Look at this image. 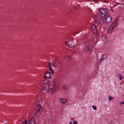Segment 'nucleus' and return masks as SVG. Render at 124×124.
<instances>
[{
    "label": "nucleus",
    "mask_w": 124,
    "mask_h": 124,
    "mask_svg": "<svg viewBox=\"0 0 124 124\" xmlns=\"http://www.w3.org/2000/svg\"><path fill=\"white\" fill-rule=\"evenodd\" d=\"M50 85L49 81L48 80H47L46 82H45L41 89V92L42 93H45L49 91Z\"/></svg>",
    "instance_id": "obj_1"
},
{
    "label": "nucleus",
    "mask_w": 124,
    "mask_h": 124,
    "mask_svg": "<svg viewBox=\"0 0 124 124\" xmlns=\"http://www.w3.org/2000/svg\"><path fill=\"white\" fill-rule=\"evenodd\" d=\"M102 22V23L105 24L106 23H108L110 22L111 21V17L109 15L106 16L104 18L101 17Z\"/></svg>",
    "instance_id": "obj_2"
},
{
    "label": "nucleus",
    "mask_w": 124,
    "mask_h": 124,
    "mask_svg": "<svg viewBox=\"0 0 124 124\" xmlns=\"http://www.w3.org/2000/svg\"><path fill=\"white\" fill-rule=\"evenodd\" d=\"M117 22V20H115L112 24L110 26V27L108 31V32L109 33H111L113 30L115 28Z\"/></svg>",
    "instance_id": "obj_3"
},
{
    "label": "nucleus",
    "mask_w": 124,
    "mask_h": 124,
    "mask_svg": "<svg viewBox=\"0 0 124 124\" xmlns=\"http://www.w3.org/2000/svg\"><path fill=\"white\" fill-rule=\"evenodd\" d=\"M42 110V108L40 105H38L36 107V111L35 115H38L41 114Z\"/></svg>",
    "instance_id": "obj_4"
},
{
    "label": "nucleus",
    "mask_w": 124,
    "mask_h": 124,
    "mask_svg": "<svg viewBox=\"0 0 124 124\" xmlns=\"http://www.w3.org/2000/svg\"><path fill=\"white\" fill-rule=\"evenodd\" d=\"M91 27L93 33L96 35H98V32L94 24H93L92 25Z\"/></svg>",
    "instance_id": "obj_5"
},
{
    "label": "nucleus",
    "mask_w": 124,
    "mask_h": 124,
    "mask_svg": "<svg viewBox=\"0 0 124 124\" xmlns=\"http://www.w3.org/2000/svg\"><path fill=\"white\" fill-rule=\"evenodd\" d=\"M99 11L101 14L104 15L106 14L107 12V9L106 8H99Z\"/></svg>",
    "instance_id": "obj_6"
},
{
    "label": "nucleus",
    "mask_w": 124,
    "mask_h": 124,
    "mask_svg": "<svg viewBox=\"0 0 124 124\" xmlns=\"http://www.w3.org/2000/svg\"><path fill=\"white\" fill-rule=\"evenodd\" d=\"M58 87L57 86L53 85L52 88L50 89L51 92L52 93L55 92L58 89Z\"/></svg>",
    "instance_id": "obj_7"
},
{
    "label": "nucleus",
    "mask_w": 124,
    "mask_h": 124,
    "mask_svg": "<svg viewBox=\"0 0 124 124\" xmlns=\"http://www.w3.org/2000/svg\"><path fill=\"white\" fill-rule=\"evenodd\" d=\"M66 45L71 48L73 47L74 46V44L72 41H68V42H66Z\"/></svg>",
    "instance_id": "obj_8"
},
{
    "label": "nucleus",
    "mask_w": 124,
    "mask_h": 124,
    "mask_svg": "<svg viewBox=\"0 0 124 124\" xmlns=\"http://www.w3.org/2000/svg\"><path fill=\"white\" fill-rule=\"evenodd\" d=\"M92 48L91 46L89 45H87L84 49L85 52H88L89 50H92Z\"/></svg>",
    "instance_id": "obj_9"
},
{
    "label": "nucleus",
    "mask_w": 124,
    "mask_h": 124,
    "mask_svg": "<svg viewBox=\"0 0 124 124\" xmlns=\"http://www.w3.org/2000/svg\"><path fill=\"white\" fill-rule=\"evenodd\" d=\"M52 64L54 68L58 67V62L56 60H53L52 62Z\"/></svg>",
    "instance_id": "obj_10"
},
{
    "label": "nucleus",
    "mask_w": 124,
    "mask_h": 124,
    "mask_svg": "<svg viewBox=\"0 0 124 124\" xmlns=\"http://www.w3.org/2000/svg\"><path fill=\"white\" fill-rule=\"evenodd\" d=\"M60 102L62 104H65L67 101V100L64 98H60L59 99Z\"/></svg>",
    "instance_id": "obj_11"
},
{
    "label": "nucleus",
    "mask_w": 124,
    "mask_h": 124,
    "mask_svg": "<svg viewBox=\"0 0 124 124\" xmlns=\"http://www.w3.org/2000/svg\"><path fill=\"white\" fill-rule=\"evenodd\" d=\"M50 74L49 72H47L44 74V78L45 79H48L50 78Z\"/></svg>",
    "instance_id": "obj_12"
},
{
    "label": "nucleus",
    "mask_w": 124,
    "mask_h": 124,
    "mask_svg": "<svg viewBox=\"0 0 124 124\" xmlns=\"http://www.w3.org/2000/svg\"><path fill=\"white\" fill-rule=\"evenodd\" d=\"M62 88L63 89L67 90L69 88V86L66 84H64L62 86Z\"/></svg>",
    "instance_id": "obj_13"
},
{
    "label": "nucleus",
    "mask_w": 124,
    "mask_h": 124,
    "mask_svg": "<svg viewBox=\"0 0 124 124\" xmlns=\"http://www.w3.org/2000/svg\"><path fill=\"white\" fill-rule=\"evenodd\" d=\"M57 80L56 79H54L53 80L52 82V84L53 85L57 86L56 84Z\"/></svg>",
    "instance_id": "obj_14"
},
{
    "label": "nucleus",
    "mask_w": 124,
    "mask_h": 124,
    "mask_svg": "<svg viewBox=\"0 0 124 124\" xmlns=\"http://www.w3.org/2000/svg\"><path fill=\"white\" fill-rule=\"evenodd\" d=\"M101 55H102L101 58H102L103 60L106 59L108 57V55L106 54H102Z\"/></svg>",
    "instance_id": "obj_15"
},
{
    "label": "nucleus",
    "mask_w": 124,
    "mask_h": 124,
    "mask_svg": "<svg viewBox=\"0 0 124 124\" xmlns=\"http://www.w3.org/2000/svg\"><path fill=\"white\" fill-rule=\"evenodd\" d=\"M106 35L105 34H103L101 37V38L103 40H105L106 39Z\"/></svg>",
    "instance_id": "obj_16"
},
{
    "label": "nucleus",
    "mask_w": 124,
    "mask_h": 124,
    "mask_svg": "<svg viewBox=\"0 0 124 124\" xmlns=\"http://www.w3.org/2000/svg\"><path fill=\"white\" fill-rule=\"evenodd\" d=\"M49 70L53 74V70L51 66L50 67H49Z\"/></svg>",
    "instance_id": "obj_17"
},
{
    "label": "nucleus",
    "mask_w": 124,
    "mask_h": 124,
    "mask_svg": "<svg viewBox=\"0 0 124 124\" xmlns=\"http://www.w3.org/2000/svg\"><path fill=\"white\" fill-rule=\"evenodd\" d=\"M113 98L112 97L109 96V101H110L112 99H113Z\"/></svg>",
    "instance_id": "obj_18"
},
{
    "label": "nucleus",
    "mask_w": 124,
    "mask_h": 124,
    "mask_svg": "<svg viewBox=\"0 0 124 124\" xmlns=\"http://www.w3.org/2000/svg\"><path fill=\"white\" fill-rule=\"evenodd\" d=\"M47 65L48 67H51V65L49 63V62L47 63Z\"/></svg>",
    "instance_id": "obj_19"
},
{
    "label": "nucleus",
    "mask_w": 124,
    "mask_h": 124,
    "mask_svg": "<svg viewBox=\"0 0 124 124\" xmlns=\"http://www.w3.org/2000/svg\"><path fill=\"white\" fill-rule=\"evenodd\" d=\"M92 107L94 110H95L96 109V107L94 106V105Z\"/></svg>",
    "instance_id": "obj_20"
},
{
    "label": "nucleus",
    "mask_w": 124,
    "mask_h": 124,
    "mask_svg": "<svg viewBox=\"0 0 124 124\" xmlns=\"http://www.w3.org/2000/svg\"><path fill=\"white\" fill-rule=\"evenodd\" d=\"M27 124V121L26 120H25L24 122L23 123V124Z\"/></svg>",
    "instance_id": "obj_21"
},
{
    "label": "nucleus",
    "mask_w": 124,
    "mask_h": 124,
    "mask_svg": "<svg viewBox=\"0 0 124 124\" xmlns=\"http://www.w3.org/2000/svg\"><path fill=\"white\" fill-rule=\"evenodd\" d=\"M103 60V59L101 57V58H100L99 59V61L100 62H101Z\"/></svg>",
    "instance_id": "obj_22"
},
{
    "label": "nucleus",
    "mask_w": 124,
    "mask_h": 124,
    "mask_svg": "<svg viewBox=\"0 0 124 124\" xmlns=\"http://www.w3.org/2000/svg\"><path fill=\"white\" fill-rule=\"evenodd\" d=\"M119 79L120 80H121L122 78V77L121 76H119Z\"/></svg>",
    "instance_id": "obj_23"
},
{
    "label": "nucleus",
    "mask_w": 124,
    "mask_h": 124,
    "mask_svg": "<svg viewBox=\"0 0 124 124\" xmlns=\"http://www.w3.org/2000/svg\"><path fill=\"white\" fill-rule=\"evenodd\" d=\"M73 124H78L77 121H75L74 122H73Z\"/></svg>",
    "instance_id": "obj_24"
},
{
    "label": "nucleus",
    "mask_w": 124,
    "mask_h": 124,
    "mask_svg": "<svg viewBox=\"0 0 124 124\" xmlns=\"http://www.w3.org/2000/svg\"><path fill=\"white\" fill-rule=\"evenodd\" d=\"M67 58L69 59L71 58L69 56H68L67 57Z\"/></svg>",
    "instance_id": "obj_25"
},
{
    "label": "nucleus",
    "mask_w": 124,
    "mask_h": 124,
    "mask_svg": "<svg viewBox=\"0 0 124 124\" xmlns=\"http://www.w3.org/2000/svg\"><path fill=\"white\" fill-rule=\"evenodd\" d=\"M120 104H124V101L121 102L120 103Z\"/></svg>",
    "instance_id": "obj_26"
},
{
    "label": "nucleus",
    "mask_w": 124,
    "mask_h": 124,
    "mask_svg": "<svg viewBox=\"0 0 124 124\" xmlns=\"http://www.w3.org/2000/svg\"><path fill=\"white\" fill-rule=\"evenodd\" d=\"M49 119L50 120H52V118L51 117H50L49 118Z\"/></svg>",
    "instance_id": "obj_27"
},
{
    "label": "nucleus",
    "mask_w": 124,
    "mask_h": 124,
    "mask_svg": "<svg viewBox=\"0 0 124 124\" xmlns=\"http://www.w3.org/2000/svg\"><path fill=\"white\" fill-rule=\"evenodd\" d=\"M104 2H105V3H108V2L105 1H104Z\"/></svg>",
    "instance_id": "obj_28"
},
{
    "label": "nucleus",
    "mask_w": 124,
    "mask_h": 124,
    "mask_svg": "<svg viewBox=\"0 0 124 124\" xmlns=\"http://www.w3.org/2000/svg\"><path fill=\"white\" fill-rule=\"evenodd\" d=\"M71 123H72L71 122H70V124H72Z\"/></svg>",
    "instance_id": "obj_29"
},
{
    "label": "nucleus",
    "mask_w": 124,
    "mask_h": 124,
    "mask_svg": "<svg viewBox=\"0 0 124 124\" xmlns=\"http://www.w3.org/2000/svg\"><path fill=\"white\" fill-rule=\"evenodd\" d=\"M37 102H36V104H37Z\"/></svg>",
    "instance_id": "obj_30"
},
{
    "label": "nucleus",
    "mask_w": 124,
    "mask_h": 124,
    "mask_svg": "<svg viewBox=\"0 0 124 124\" xmlns=\"http://www.w3.org/2000/svg\"><path fill=\"white\" fill-rule=\"evenodd\" d=\"M21 119H24V118H23V117H22V118H21Z\"/></svg>",
    "instance_id": "obj_31"
}]
</instances>
